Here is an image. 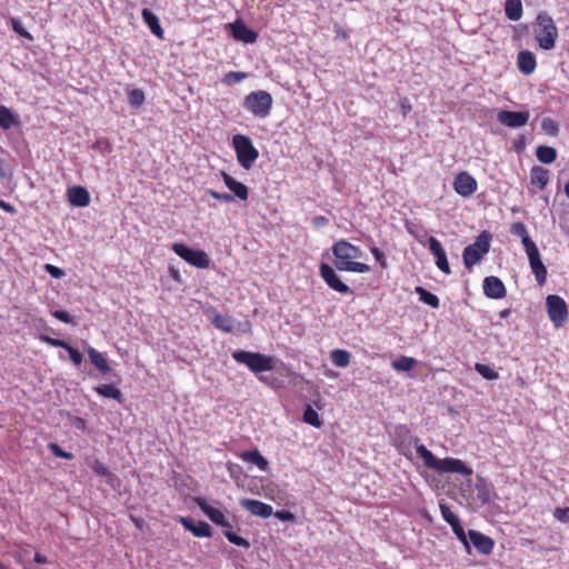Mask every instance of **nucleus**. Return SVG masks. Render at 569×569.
<instances>
[{
    "label": "nucleus",
    "mask_w": 569,
    "mask_h": 569,
    "mask_svg": "<svg viewBox=\"0 0 569 569\" xmlns=\"http://www.w3.org/2000/svg\"><path fill=\"white\" fill-rule=\"evenodd\" d=\"M391 439L392 445L401 456L411 459L412 449L415 448L425 467L438 473H459L462 476L473 473L472 468L460 459L451 457L438 459L425 445L419 443V438L413 436L406 425L396 426Z\"/></svg>",
    "instance_id": "nucleus-1"
},
{
    "label": "nucleus",
    "mask_w": 569,
    "mask_h": 569,
    "mask_svg": "<svg viewBox=\"0 0 569 569\" xmlns=\"http://www.w3.org/2000/svg\"><path fill=\"white\" fill-rule=\"evenodd\" d=\"M232 358L238 363L247 366L249 370L258 377L260 382L270 386L271 388L281 387V383L277 379H270L267 376H259V373L273 369L274 360L272 357L260 352L236 350L232 352Z\"/></svg>",
    "instance_id": "nucleus-2"
},
{
    "label": "nucleus",
    "mask_w": 569,
    "mask_h": 569,
    "mask_svg": "<svg viewBox=\"0 0 569 569\" xmlns=\"http://www.w3.org/2000/svg\"><path fill=\"white\" fill-rule=\"evenodd\" d=\"M332 253L336 257L335 266L340 271H350L365 273L370 267L363 262L356 261L362 257V250L348 241L340 240L332 247Z\"/></svg>",
    "instance_id": "nucleus-3"
},
{
    "label": "nucleus",
    "mask_w": 569,
    "mask_h": 569,
    "mask_svg": "<svg viewBox=\"0 0 569 569\" xmlns=\"http://www.w3.org/2000/svg\"><path fill=\"white\" fill-rule=\"evenodd\" d=\"M536 20L537 27L533 34L539 48L546 51L552 50L558 39V28L553 19L547 12H540Z\"/></svg>",
    "instance_id": "nucleus-4"
},
{
    "label": "nucleus",
    "mask_w": 569,
    "mask_h": 569,
    "mask_svg": "<svg viewBox=\"0 0 569 569\" xmlns=\"http://www.w3.org/2000/svg\"><path fill=\"white\" fill-rule=\"evenodd\" d=\"M231 146L236 152L239 164L243 169L250 170L259 158V151L254 147L251 138L246 134H234L231 140Z\"/></svg>",
    "instance_id": "nucleus-5"
},
{
    "label": "nucleus",
    "mask_w": 569,
    "mask_h": 569,
    "mask_svg": "<svg viewBox=\"0 0 569 569\" xmlns=\"http://www.w3.org/2000/svg\"><path fill=\"white\" fill-rule=\"evenodd\" d=\"M273 99L268 91L257 90L244 97L242 107L253 117L264 119L270 116Z\"/></svg>",
    "instance_id": "nucleus-6"
},
{
    "label": "nucleus",
    "mask_w": 569,
    "mask_h": 569,
    "mask_svg": "<svg viewBox=\"0 0 569 569\" xmlns=\"http://www.w3.org/2000/svg\"><path fill=\"white\" fill-rule=\"evenodd\" d=\"M490 234L482 231L476 242L467 246L462 252V260L466 268L470 269L478 263L490 250Z\"/></svg>",
    "instance_id": "nucleus-7"
},
{
    "label": "nucleus",
    "mask_w": 569,
    "mask_h": 569,
    "mask_svg": "<svg viewBox=\"0 0 569 569\" xmlns=\"http://www.w3.org/2000/svg\"><path fill=\"white\" fill-rule=\"evenodd\" d=\"M547 313L556 328L562 327L568 320V306L565 299L558 295H549L546 298Z\"/></svg>",
    "instance_id": "nucleus-8"
},
{
    "label": "nucleus",
    "mask_w": 569,
    "mask_h": 569,
    "mask_svg": "<svg viewBox=\"0 0 569 569\" xmlns=\"http://www.w3.org/2000/svg\"><path fill=\"white\" fill-rule=\"evenodd\" d=\"M172 251L196 268L207 269L210 266V258L203 250L192 249L183 243H173Z\"/></svg>",
    "instance_id": "nucleus-9"
},
{
    "label": "nucleus",
    "mask_w": 569,
    "mask_h": 569,
    "mask_svg": "<svg viewBox=\"0 0 569 569\" xmlns=\"http://www.w3.org/2000/svg\"><path fill=\"white\" fill-rule=\"evenodd\" d=\"M492 485L483 477L478 476L475 489L469 497V505L475 508H481L490 502Z\"/></svg>",
    "instance_id": "nucleus-10"
},
{
    "label": "nucleus",
    "mask_w": 569,
    "mask_h": 569,
    "mask_svg": "<svg viewBox=\"0 0 569 569\" xmlns=\"http://www.w3.org/2000/svg\"><path fill=\"white\" fill-rule=\"evenodd\" d=\"M529 117L528 111L501 110L497 114V120L506 127L520 128L528 123Z\"/></svg>",
    "instance_id": "nucleus-11"
},
{
    "label": "nucleus",
    "mask_w": 569,
    "mask_h": 569,
    "mask_svg": "<svg viewBox=\"0 0 569 569\" xmlns=\"http://www.w3.org/2000/svg\"><path fill=\"white\" fill-rule=\"evenodd\" d=\"M320 276L332 290L339 293H349L350 288L341 281L336 271L327 263L320 264Z\"/></svg>",
    "instance_id": "nucleus-12"
},
{
    "label": "nucleus",
    "mask_w": 569,
    "mask_h": 569,
    "mask_svg": "<svg viewBox=\"0 0 569 569\" xmlns=\"http://www.w3.org/2000/svg\"><path fill=\"white\" fill-rule=\"evenodd\" d=\"M469 541L472 543L478 553L488 556L493 551L495 540L477 530L468 531Z\"/></svg>",
    "instance_id": "nucleus-13"
},
{
    "label": "nucleus",
    "mask_w": 569,
    "mask_h": 569,
    "mask_svg": "<svg viewBox=\"0 0 569 569\" xmlns=\"http://www.w3.org/2000/svg\"><path fill=\"white\" fill-rule=\"evenodd\" d=\"M232 37L237 41L244 43H253L257 41L258 33L250 29L242 19L238 18L234 22L229 23Z\"/></svg>",
    "instance_id": "nucleus-14"
},
{
    "label": "nucleus",
    "mask_w": 569,
    "mask_h": 569,
    "mask_svg": "<svg viewBox=\"0 0 569 569\" xmlns=\"http://www.w3.org/2000/svg\"><path fill=\"white\" fill-rule=\"evenodd\" d=\"M428 247L430 252L436 257V266L446 274L451 273V269L447 259L446 251L441 244V242L435 238L429 237Z\"/></svg>",
    "instance_id": "nucleus-15"
},
{
    "label": "nucleus",
    "mask_w": 569,
    "mask_h": 569,
    "mask_svg": "<svg viewBox=\"0 0 569 569\" xmlns=\"http://www.w3.org/2000/svg\"><path fill=\"white\" fill-rule=\"evenodd\" d=\"M530 268L536 277L538 284L542 286L547 279V268L540 259L539 250L537 247L530 248V250L526 251Z\"/></svg>",
    "instance_id": "nucleus-16"
},
{
    "label": "nucleus",
    "mask_w": 569,
    "mask_h": 569,
    "mask_svg": "<svg viewBox=\"0 0 569 569\" xmlns=\"http://www.w3.org/2000/svg\"><path fill=\"white\" fill-rule=\"evenodd\" d=\"M240 506L249 511L251 515L269 518L273 515L272 506L256 499L243 498L240 500Z\"/></svg>",
    "instance_id": "nucleus-17"
},
{
    "label": "nucleus",
    "mask_w": 569,
    "mask_h": 569,
    "mask_svg": "<svg viewBox=\"0 0 569 569\" xmlns=\"http://www.w3.org/2000/svg\"><path fill=\"white\" fill-rule=\"evenodd\" d=\"M453 188L457 193L467 197L476 191L477 181L470 173L463 171L456 176Z\"/></svg>",
    "instance_id": "nucleus-18"
},
{
    "label": "nucleus",
    "mask_w": 569,
    "mask_h": 569,
    "mask_svg": "<svg viewBox=\"0 0 569 569\" xmlns=\"http://www.w3.org/2000/svg\"><path fill=\"white\" fill-rule=\"evenodd\" d=\"M180 523L183 526V528L190 532H192L193 536L202 538V537H211L212 530L211 527L206 521H194L191 518H180Z\"/></svg>",
    "instance_id": "nucleus-19"
},
{
    "label": "nucleus",
    "mask_w": 569,
    "mask_h": 569,
    "mask_svg": "<svg viewBox=\"0 0 569 569\" xmlns=\"http://www.w3.org/2000/svg\"><path fill=\"white\" fill-rule=\"evenodd\" d=\"M483 292L489 298L501 299L507 291L503 282L498 277L490 276L483 280Z\"/></svg>",
    "instance_id": "nucleus-20"
},
{
    "label": "nucleus",
    "mask_w": 569,
    "mask_h": 569,
    "mask_svg": "<svg viewBox=\"0 0 569 569\" xmlns=\"http://www.w3.org/2000/svg\"><path fill=\"white\" fill-rule=\"evenodd\" d=\"M40 339L52 347H60V348L66 349L69 353L70 360L74 365L80 366L82 363L83 357L80 353V351L77 350L76 348H73L72 346H70L64 340L51 338L49 336H41Z\"/></svg>",
    "instance_id": "nucleus-21"
},
{
    "label": "nucleus",
    "mask_w": 569,
    "mask_h": 569,
    "mask_svg": "<svg viewBox=\"0 0 569 569\" xmlns=\"http://www.w3.org/2000/svg\"><path fill=\"white\" fill-rule=\"evenodd\" d=\"M68 200L74 207H86L90 202V193L84 187L73 186L68 189Z\"/></svg>",
    "instance_id": "nucleus-22"
},
{
    "label": "nucleus",
    "mask_w": 569,
    "mask_h": 569,
    "mask_svg": "<svg viewBox=\"0 0 569 569\" xmlns=\"http://www.w3.org/2000/svg\"><path fill=\"white\" fill-rule=\"evenodd\" d=\"M198 506L216 525L228 528L231 527L230 523L227 521L224 513L220 509L213 508L204 500L200 499L198 500Z\"/></svg>",
    "instance_id": "nucleus-23"
},
{
    "label": "nucleus",
    "mask_w": 569,
    "mask_h": 569,
    "mask_svg": "<svg viewBox=\"0 0 569 569\" xmlns=\"http://www.w3.org/2000/svg\"><path fill=\"white\" fill-rule=\"evenodd\" d=\"M517 66L518 69L523 74H531L537 67L536 57L531 51L522 50L518 53L517 57Z\"/></svg>",
    "instance_id": "nucleus-24"
},
{
    "label": "nucleus",
    "mask_w": 569,
    "mask_h": 569,
    "mask_svg": "<svg viewBox=\"0 0 569 569\" xmlns=\"http://www.w3.org/2000/svg\"><path fill=\"white\" fill-rule=\"evenodd\" d=\"M86 462L97 476L104 477L110 486H113L114 481L118 480V478L99 459L87 458Z\"/></svg>",
    "instance_id": "nucleus-25"
},
{
    "label": "nucleus",
    "mask_w": 569,
    "mask_h": 569,
    "mask_svg": "<svg viewBox=\"0 0 569 569\" xmlns=\"http://www.w3.org/2000/svg\"><path fill=\"white\" fill-rule=\"evenodd\" d=\"M239 457L246 462L256 465L262 471L269 469L268 460L257 449L242 451Z\"/></svg>",
    "instance_id": "nucleus-26"
},
{
    "label": "nucleus",
    "mask_w": 569,
    "mask_h": 569,
    "mask_svg": "<svg viewBox=\"0 0 569 569\" xmlns=\"http://www.w3.org/2000/svg\"><path fill=\"white\" fill-rule=\"evenodd\" d=\"M141 17L151 32L159 39H163V29L160 26L159 18L150 9L147 8L142 10Z\"/></svg>",
    "instance_id": "nucleus-27"
},
{
    "label": "nucleus",
    "mask_w": 569,
    "mask_h": 569,
    "mask_svg": "<svg viewBox=\"0 0 569 569\" xmlns=\"http://www.w3.org/2000/svg\"><path fill=\"white\" fill-rule=\"evenodd\" d=\"M530 182L539 189H545L549 182V170L539 166H535L530 170Z\"/></svg>",
    "instance_id": "nucleus-28"
},
{
    "label": "nucleus",
    "mask_w": 569,
    "mask_h": 569,
    "mask_svg": "<svg viewBox=\"0 0 569 569\" xmlns=\"http://www.w3.org/2000/svg\"><path fill=\"white\" fill-rule=\"evenodd\" d=\"M224 184L228 187L230 191L233 192L236 197L241 200H246L248 198V188L243 183L237 181L228 173H222Z\"/></svg>",
    "instance_id": "nucleus-29"
},
{
    "label": "nucleus",
    "mask_w": 569,
    "mask_h": 569,
    "mask_svg": "<svg viewBox=\"0 0 569 569\" xmlns=\"http://www.w3.org/2000/svg\"><path fill=\"white\" fill-rule=\"evenodd\" d=\"M511 233L519 237L525 247V250L528 251L530 248L537 247L536 243L529 237L526 226L522 222H516L511 226Z\"/></svg>",
    "instance_id": "nucleus-30"
},
{
    "label": "nucleus",
    "mask_w": 569,
    "mask_h": 569,
    "mask_svg": "<svg viewBox=\"0 0 569 569\" xmlns=\"http://www.w3.org/2000/svg\"><path fill=\"white\" fill-rule=\"evenodd\" d=\"M522 3L521 0H506L505 13L506 17L511 21H518L522 17Z\"/></svg>",
    "instance_id": "nucleus-31"
},
{
    "label": "nucleus",
    "mask_w": 569,
    "mask_h": 569,
    "mask_svg": "<svg viewBox=\"0 0 569 569\" xmlns=\"http://www.w3.org/2000/svg\"><path fill=\"white\" fill-rule=\"evenodd\" d=\"M88 355H89L91 363L98 370H100L103 373L109 372L111 370L110 366L108 365L107 359L103 357L102 353H100L99 351H97L96 349L90 347L88 349Z\"/></svg>",
    "instance_id": "nucleus-32"
},
{
    "label": "nucleus",
    "mask_w": 569,
    "mask_h": 569,
    "mask_svg": "<svg viewBox=\"0 0 569 569\" xmlns=\"http://www.w3.org/2000/svg\"><path fill=\"white\" fill-rule=\"evenodd\" d=\"M416 365L417 360L407 356H400L391 362L392 369L398 372H409L416 367Z\"/></svg>",
    "instance_id": "nucleus-33"
},
{
    "label": "nucleus",
    "mask_w": 569,
    "mask_h": 569,
    "mask_svg": "<svg viewBox=\"0 0 569 569\" xmlns=\"http://www.w3.org/2000/svg\"><path fill=\"white\" fill-rule=\"evenodd\" d=\"M536 157L541 163H552L557 159V150L548 146H539L536 149Z\"/></svg>",
    "instance_id": "nucleus-34"
},
{
    "label": "nucleus",
    "mask_w": 569,
    "mask_h": 569,
    "mask_svg": "<svg viewBox=\"0 0 569 569\" xmlns=\"http://www.w3.org/2000/svg\"><path fill=\"white\" fill-rule=\"evenodd\" d=\"M94 391L104 398H111L119 402L122 400V393L114 385H100L94 388Z\"/></svg>",
    "instance_id": "nucleus-35"
},
{
    "label": "nucleus",
    "mask_w": 569,
    "mask_h": 569,
    "mask_svg": "<svg viewBox=\"0 0 569 569\" xmlns=\"http://www.w3.org/2000/svg\"><path fill=\"white\" fill-rule=\"evenodd\" d=\"M330 358H331V361L333 362L335 366H337L339 368H345V367L349 366L350 359H351V355L347 350L335 349L331 352V357Z\"/></svg>",
    "instance_id": "nucleus-36"
},
{
    "label": "nucleus",
    "mask_w": 569,
    "mask_h": 569,
    "mask_svg": "<svg viewBox=\"0 0 569 569\" xmlns=\"http://www.w3.org/2000/svg\"><path fill=\"white\" fill-rule=\"evenodd\" d=\"M416 292L418 293L419 299L423 303H426V305H428V306H430V307H432L435 309L439 308L440 300H439V298L436 295L431 293L430 291L426 290L422 287H417L416 288Z\"/></svg>",
    "instance_id": "nucleus-37"
},
{
    "label": "nucleus",
    "mask_w": 569,
    "mask_h": 569,
    "mask_svg": "<svg viewBox=\"0 0 569 569\" xmlns=\"http://www.w3.org/2000/svg\"><path fill=\"white\" fill-rule=\"evenodd\" d=\"M128 102L133 108L141 107L146 101V96L142 89L133 88L128 89Z\"/></svg>",
    "instance_id": "nucleus-38"
},
{
    "label": "nucleus",
    "mask_w": 569,
    "mask_h": 569,
    "mask_svg": "<svg viewBox=\"0 0 569 569\" xmlns=\"http://www.w3.org/2000/svg\"><path fill=\"white\" fill-rule=\"evenodd\" d=\"M212 323L216 328L224 332H231L233 330V321L229 316L218 313L213 317Z\"/></svg>",
    "instance_id": "nucleus-39"
},
{
    "label": "nucleus",
    "mask_w": 569,
    "mask_h": 569,
    "mask_svg": "<svg viewBox=\"0 0 569 569\" xmlns=\"http://www.w3.org/2000/svg\"><path fill=\"white\" fill-rule=\"evenodd\" d=\"M303 421L312 427L319 428L322 426V421L316 410H313L310 406L303 411Z\"/></svg>",
    "instance_id": "nucleus-40"
},
{
    "label": "nucleus",
    "mask_w": 569,
    "mask_h": 569,
    "mask_svg": "<svg viewBox=\"0 0 569 569\" xmlns=\"http://www.w3.org/2000/svg\"><path fill=\"white\" fill-rule=\"evenodd\" d=\"M16 123L14 116L4 106H0V127L2 129H10Z\"/></svg>",
    "instance_id": "nucleus-41"
},
{
    "label": "nucleus",
    "mask_w": 569,
    "mask_h": 569,
    "mask_svg": "<svg viewBox=\"0 0 569 569\" xmlns=\"http://www.w3.org/2000/svg\"><path fill=\"white\" fill-rule=\"evenodd\" d=\"M223 536L232 545H236L238 547H242L246 549H248L250 547V542L247 539L242 538L241 536H238L237 533H234L231 530H224Z\"/></svg>",
    "instance_id": "nucleus-42"
},
{
    "label": "nucleus",
    "mask_w": 569,
    "mask_h": 569,
    "mask_svg": "<svg viewBox=\"0 0 569 569\" xmlns=\"http://www.w3.org/2000/svg\"><path fill=\"white\" fill-rule=\"evenodd\" d=\"M475 369L487 380H496L499 377L498 372L490 368L488 365L476 363Z\"/></svg>",
    "instance_id": "nucleus-43"
},
{
    "label": "nucleus",
    "mask_w": 569,
    "mask_h": 569,
    "mask_svg": "<svg viewBox=\"0 0 569 569\" xmlns=\"http://www.w3.org/2000/svg\"><path fill=\"white\" fill-rule=\"evenodd\" d=\"M11 28L12 30L18 33L20 37L29 40V41H32L33 40V37L31 36V33H29L26 28L23 27V23L22 21L19 19V18H12L11 19Z\"/></svg>",
    "instance_id": "nucleus-44"
},
{
    "label": "nucleus",
    "mask_w": 569,
    "mask_h": 569,
    "mask_svg": "<svg viewBox=\"0 0 569 569\" xmlns=\"http://www.w3.org/2000/svg\"><path fill=\"white\" fill-rule=\"evenodd\" d=\"M541 129L549 136L556 137L559 133L558 123L551 118H543L541 121Z\"/></svg>",
    "instance_id": "nucleus-45"
},
{
    "label": "nucleus",
    "mask_w": 569,
    "mask_h": 569,
    "mask_svg": "<svg viewBox=\"0 0 569 569\" xmlns=\"http://www.w3.org/2000/svg\"><path fill=\"white\" fill-rule=\"evenodd\" d=\"M440 511L443 520L450 526L460 522L458 516L451 510L449 506L440 503Z\"/></svg>",
    "instance_id": "nucleus-46"
},
{
    "label": "nucleus",
    "mask_w": 569,
    "mask_h": 569,
    "mask_svg": "<svg viewBox=\"0 0 569 569\" xmlns=\"http://www.w3.org/2000/svg\"><path fill=\"white\" fill-rule=\"evenodd\" d=\"M92 149L102 154H109L113 150L111 142L107 138H98L92 144Z\"/></svg>",
    "instance_id": "nucleus-47"
},
{
    "label": "nucleus",
    "mask_w": 569,
    "mask_h": 569,
    "mask_svg": "<svg viewBox=\"0 0 569 569\" xmlns=\"http://www.w3.org/2000/svg\"><path fill=\"white\" fill-rule=\"evenodd\" d=\"M246 78H247V73L246 72H242V71H230V72L224 74V77L222 79V82L224 84L230 86V84H233V83L241 82Z\"/></svg>",
    "instance_id": "nucleus-48"
},
{
    "label": "nucleus",
    "mask_w": 569,
    "mask_h": 569,
    "mask_svg": "<svg viewBox=\"0 0 569 569\" xmlns=\"http://www.w3.org/2000/svg\"><path fill=\"white\" fill-rule=\"evenodd\" d=\"M453 533L457 536V538L465 545L467 549H469V538L468 533H466L462 525L460 522L455 523L451 526Z\"/></svg>",
    "instance_id": "nucleus-49"
},
{
    "label": "nucleus",
    "mask_w": 569,
    "mask_h": 569,
    "mask_svg": "<svg viewBox=\"0 0 569 569\" xmlns=\"http://www.w3.org/2000/svg\"><path fill=\"white\" fill-rule=\"evenodd\" d=\"M50 451L59 458H63L67 460H70L73 458V455L71 452L64 451L58 443L51 442L49 443Z\"/></svg>",
    "instance_id": "nucleus-50"
},
{
    "label": "nucleus",
    "mask_w": 569,
    "mask_h": 569,
    "mask_svg": "<svg viewBox=\"0 0 569 569\" xmlns=\"http://www.w3.org/2000/svg\"><path fill=\"white\" fill-rule=\"evenodd\" d=\"M52 316L56 319H58V320H60V321H62L64 323H69V325H74L76 323L73 317L70 316V313L68 311H66V310H56V311L52 312Z\"/></svg>",
    "instance_id": "nucleus-51"
},
{
    "label": "nucleus",
    "mask_w": 569,
    "mask_h": 569,
    "mask_svg": "<svg viewBox=\"0 0 569 569\" xmlns=\"http://www.w3.org/2000/svg\"><path fill=\"white\" fill-rule=\"evenodd\" d=\"M553 517L561 523H569V508H556Z\"/></svg>",
    "instance_id": "nucleus-52"
},
{
    "label": "nucleus",
    "mask_w": 569,
    "mask_h": 569,
    "mask_svg": "<svg viewBox=\"0 0 569 569\" xmlns=\"http://www.w3.org/2000/svg\"><path fill=\"white\" fill-rule=\"evenodd\" d=\"M44 270L54 279H60L64 276V271L62 269L50 263L44 264Z\"/></svg>",
    "instance_id": "nucleus-53"
},
{
    "label": "nucleus",
    "mask_w": 569,
    "mask_h": 569,
    "mask_svg": "<svg viewBox=\"0 0 569 569\" xmlns=\"http://www.w3.org/2000/svg\"><path fill=\"white\" fill-rule=\"evenodd\" d=\"M371 253L373 254L375 259L380 263V266L382 268L387 267L386 257H385L383 252L379 248L372 247L371 248Z\"/></svg>",
    "instance_id": "nucleus-54"
},
{
    "label": "nucleus",
    "mask_w": 569,
    "mask_h": 569,
    "mask_svg": "<svg viewBox=\"0 0 569 569\" xmlns=\"http://www.w3.org/2000/svg\"><path fill=\"white\" fill-rule=\"evenodd\" d=\"M10 166L4 159H0V178L9 179L10 178Z\"/></svg>",
    "instance_id": "nucleus-55"
},
{
    "label": "nucleus",
    "mask_w": 569,
    "mask_h": 569,
    "mask_svg": "<svg viewBox=\"0 0 569 569\" xmlns=\"http://www.w3.org/2000/svg\"><path fill=\"white\" fill-rule=\"evenodd\" d=\"M274 516L282 521H291L295 519V515L289 510H279L274 512Z\"/></svg>",
    "instance_id": "nucleus-56"
},
{
    "label": "nucleus",
    "mask_w": 569,
    "mask_h": 569,
    "mask_svg": "<svg viewBox=\"0 0 569 569\" xmlns=\"http://www.w3.org/2000/svg\"><path fill=\"white\" fill-rule=\"evenodd\" d=\"M211 194L217 199H223L226 201H231L233 197L229 193H218L216 191H211Z\"/></svg>",
    "instance_id": "nucleus-57"
},
{
    "label": "nucleus",
    "mask_w": 569,
    "mask_h": 569,
    "mask_svg": "<svg viewBox=\"0 0 569 569\" xmlns=\"http://www.w3.org/2000/svg\"><path fill=\"white\" fill-rule=\"evenodd\" d=\"M33 560H34V562L40 563V565L47 563V557L41 555V553H39V552H37L34 555V559Z\"/></svg>",
    "instance_id": "nucleus-58"
},
{
    "label": "nucleus",
    "mask_w": 569,
    "mask_h": 569,
    "mask_svg": "<svg viewBox=\"0 0 569 569\" xmlns=\"http://www.w3.org/2000/svg\"><path fill=\"white\" fill-rule=\"evenodd\" d=\"M0 207L3 208L4 210H11L10 206L6 204L3 201H0Z\"/></svg>",
    "instance_id": "nucleus-59"
},
{
    "label": "nucleus",
    "mask_w": 569,
    "mask_h": 569,
    "mask_svg": "<svg viewBox=\"0 0 569 569\" xmlns=\"http://www.w3.org/2000/svg\"><path fill=\"white\" fill-rule=\"evenodd\" d=\"M509 312H510L509 310H503V311H501L500 316L502 318H505V317H507L509 315Z\"/></svg>",
    "instance_id": "nucleus-60"
},
{
    "label": "nucleus",
    "mask_w": 569,
    "mask_h": 569,
    "mask_svg": "<svg viewBox=\"0 0 569 569\" xmlns=\"http://www.w3.org/2000/svg\"><path fill=\"white\" fill-rule=\"evenodd\" d=\"M522 144V139L519 141V143H516V148L520 149V146Z\"/></svg>",
    "instance_id": "nucleus-61"
}]
</instances>
